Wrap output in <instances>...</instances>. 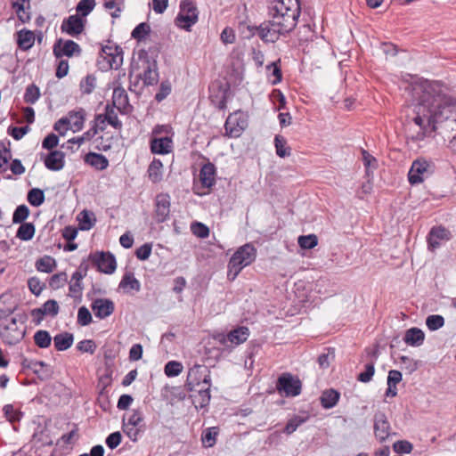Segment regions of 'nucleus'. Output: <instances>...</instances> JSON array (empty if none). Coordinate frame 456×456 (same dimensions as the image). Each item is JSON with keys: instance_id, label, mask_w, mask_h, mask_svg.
<instances>
[{"instance_id": "obj_1", "label": "nucleus", "mask_w": 456, "mask_h": 456, "mask_svg": "<svg viewBox=\"0 0 456 456\" xmlns=\"http://www.w3.org/2000/svg\"><path fill=\"white\" fill-rule=\"evenodd\" d=\"M421 90L417 104L414 107L413 123L419 127L411 136L413 141L419 142L430 135L436 128V124L448 119L456 107V99L443 94L434 86Z\"/></svg>"}, {"instance_id": "obj_2", "label": "nucleus", "mask_w": 456, "mask_h": 456, "mask_svg": "<svg viewBox=\"0 0 456 456\" xmlns=\"http://www.w3.org/2000/svg\"><path fill=\"white\" fill-rule=\"evenodd\" d=\"M270 20L262 28L263 37H268L272 43L276 42L281 36L290 33L297 26L300 15L298 0H272L268 7Z\"/></svg>"}, {"instance_id": "obj_3", "label": "nucleus", "mask_w": 456, "mask_h": 456, "mask_svg": "<svg viewBox=\"0 0 456 456\" xmlns=\"http://www.w3.org/2000/svg\"><path fill=\"white\" fill-rule=\"evenodd\" d=\"M256 257V248L251 243L240 247L231 256L228 263L227 278L234 281L241 270L252 264Z\"/></svg>"}, {"instance_id": "obj_4", "label": "nucleus", "mask_w": 456, "mask_h": 456, "mask_svg": "<svg viewBox=\"0 0 456 456\" xmlns=\"http://www.w3.org/2000/svg\"><path fill=\"white\" fill-rule=\"evenodd\" d=\"M25 336V331L19 328L15 317H6L0 321V338L7 345L19 343Z\"/></svg>"}, {"instance_id": "obj_5", "label": "nucleus", "mask_w": 456, "mask_h": 456, "mask_svg": "<svg viewBox=\"0 0 456 456\" xmlns=\"http://www.w3.org/2000/svg\"><path fill=\"white\" fill-rule=\"evenodd\" d=\"M211 382L210 370L206 365L194 364L189 369L185 387L189 392Z\"/></svg>"}, {"instance_id": "obj_6", "label": "nucleus", "mask_w": 456, "mask_h": 456, "mask_svg": "<svg viewBox=\"0 0 456 456\" xmlns=\"http://www.w3.org/2000/svg\"><path fill=\"white\" fill-rule=\"evenodd\" d=\"M198 21L197 8L191 4L182 2L180 12L177 14L175 23L177 27L191 31V28Z\"/></svg>"}, {"instance_id": "obj_7", "label": "nucleus", "mask_w": 456, "mask_h": 456, "mask_svg": "<svg viewBox=\"0 0 456 456\" xmlns=\"http://www.w3.org/2000/svg\"><path fill=\"white\" fill-rule=\"evenodd\" d=\"M276 388L281 395L294 397L301 393L302 384L298 378L290 373H282L277 380Z\"/></svg>"}, {"instance_id": "obj_8", "label": "nucleus", "mask_w": 456, "mask_h": 456, "mask_svg": "<svg viewBox=\"0 0 456 456\" xmlns=\"http://www.w3.org/2000/svg\"><path fill=\"white\" fill-rule=\"evenodd\" d=\"M89 260L101 273L111 274L117 268L115 256L110 252L96 251L89 255Z\"/></svg>"}, {"instance_id": "obj_9", "label": "nucleus", "mask_w": 456, "mask_h": 456, "mask_svg": "<svg viewBox=\"0 0 456 456\" xmlns=\"http://www.w3.org/2000/svg\"><path fill=\"white\" fill-rule=\"evenodd\" d=\"M249 336V330L245 326L239 327L231 330L227 334L220 333L215 337L220 344L229 346H235L245 342Z\"/></svg>"}, {"instance_id": "obj_10", "label": "nucleus", "mask_w": 456, "mask_h": 456, "mask_svg": "<svg viewBox=\"0 0 456 456\" xmlns=\"http://www.w3.org/2000/svg\"><path fill=\"white\" fill-rule=\"evenodd\" d=\"M431 163L425 159H415L408 173L409 183L412 185L422 183L427 175L431 174Z\"/></svg>"}, {"instance_id": "obj_11", "label": "nucleus", "mask_w": 456, "mask_h": 456, "mask_svg": "<svg viewBox=\"0 0 456 456\" xmlns=\"http://www.w3.org/2000/svg\"><path fill=\"white\" fill-rule=\"evenodd\" d=\"M102 56L108 60L110 69H118L123 63V50L112 41L102 47Z\"/></svg>"}, {"instance_id": "obj_12", "label": "nucleus", "mask_w": 456, "mask_h": 456, "mask_svg": "<svg viewBox=\"0 0 456 456\" xmlns=\"http://www.w3.org/2000/svg\"><path fill=\"white\" fill-rule=\"evenodd\" d=\"M452 238V232L444 226H433L427 237L428 248L434 251L441 247L442 241H448Z\"/></svg>"}, {"instance_id": "obj_13", "label": "nucleus", "mask_w": 456, "mask_h": 456, "mask_svg": "<svg viewBox=\"0 0 456 456\" xmlns=\"http://www.w3.org/2000/svg\"><path fill=\"white\" fill-rule=\"evenodd\" d=\"M373 429L375 437L380 442H385L390 435V423L386 414L382 411H377L373 417Z\"/></svg>"}, {"instance_id": "obj_14", "label": "nucleus", "mask_w": 456, "mask_h": 456, "mask_svg": "<svg viewBox=\"0 0 456 456\" xmlns=\"http://www.w3.org/2000/svg\"><path fill=\"white\" fill-rule=\"evenodd\" d=\"M53 53L57 58L61 56L71 57L73 55H79L81 48L78 44L73 40L63 41L61 38L58 39L53 45Z\"/></svg>"}, {"instance_id": "obj_15", "label": "nucleus", "mask_w": 456, "mask_h": 456, "mask_svg": "<svg viewBox=\"0 0 456 456\" xmlns=\"http://www.w3.org/2000/svg\"><path fill=\"white\" fill-rule=\"evenodd\" d=\"M247 126V121L241 114L230 115L224 124L226 134L230 137H239Z\"/></svg>"}, {"instance_id": "obj_16", "label": "nucleus", "mask_w": 456, "mask_h": 456, "mask_svg": "<svg viewBox=\"0 0 456 456\" xmlns=\"http://www.w3.org/2000/svg\"><path fill=\"white\" fill-rule=\"evenodd\" d=\"M91 308L95 317L102 320L114 313L115 305L110 298H96L92 302Z\"/></svg>"}, {"instance_id": "obj_17", "label": "nucleus", "mask_w": 456, "mask_h": 456, "mask_svg": "<svg viewBox=\"0 0 456 456\" xmlns=\"http://www.w3.org/2000/svg\"><path fill=\"white\" fill-rule=\"evenodd\" d=\"M85 28V21L77 14L70 15L62 20L61 29L71 37L81 34Z\"/></svg>"}, {"instance_id": "obj_18", "label": "nucleus", "mask_w": 456, "mask_h": 456, "mask_svg": "<svg viewBox=\"0 0 456 456\" xmlns=\"http://www.w3.org/2000/svg\"><path fill=\"white\" fill-rule=\"evenodd\" d=\"M155 213L158 222L162 223L167 219L170 213V197L168 194L160 193L156 197Z\"/></svg>"}, {"instance_id": "obj_19", "label": "nucleus", "mask_w": 456, "mask_h": 456, "mask_svg": "<svg viewBox=\"0 0 456 456\" xmlns=\"http://www.w3.org/2000/svg\"><path fill=\"white\" fill-rule=\"evenodd\" d=\"M65 154L61 151H52L44 159L46 168L52 171H60L63 168Z\"/></svg>"}, {"instance_id": "obj_20", "label": "nucleus", "mask_w": 456, "mask_h": 456, "mask_svg": "<svg viewBox=\"0 0 456 456\" xmlns=\"http://www.w3.org/2000/svg\"><path fill=\"white\" fill-rule=\"evenodd\" d=\"M199 176L202 187L206 189L211 188L216 183L215 165L210 162L204 164L200 168Z\"/></svg>"}, {"instance_id": "obj_21", "label": "nucleus", "mask_w": 456, "mask_h": 456, "mask_svg": "<svg viewBox=\"0 0 456 456\" xmlns=\"http://www.w3.org/2000/svg\"><path fill=\"white\" fill-rule=\"evenodd\" d=\"M173 141L170 137L153 138L151 140V151L153 154L165 155L172 151Z\"/></svg>"}, {"instance_id": "obj_22", "label": "nucleus", "mask_w": 456, "mask_h": 456, "mask_svg": "<svg viewBox=\"0 0 456 456\" xmlns=\"http://www.w3.org/2000/svg\"><path fill=\"white\" fill-rule=\"evenodd\" d=\"M265 24H267L266 20L262 22L259 26L249 25L245 22V23H240V28L241 29V32L245 33V37L248 38H250V37L257 35L261 38V40H263L264 42L272 43V41L269 39V37H263L266 29L263 32L262 28H264Z\"/></svg>"}, {"instance_id": "obj_23", "label": "nucleus", "mask_w": 456, "mask_h": 456, "mask_svg": "<svg viewBox=\"0 0 456 456\" xmlns=\"http://www.w3.org/2000/svg\"><path fill=\"white\" fill-rule=\"evenodd\" d=\"M112 104L113 107L117 108L121 112H126L127 107L129 106L128 95L126 90L118 86L114 88L112 94Z\"/></svg>"}, {"instance_id": "obj_24", "label": "nucleus", "mask_w": 456, "mask_h": 456, "mask_svg": "<svg viewBox=\"0 0 456 456\" xmlns=\"http://www.w3.org/2000/svg\"><path fill=\"white\" fill-rule=\"evenodd\" d=\"M85 117H86V111L84 109L79 108L77 110H70L68 113V117H65L64 118H69L68 120V126L73 131H80L83 128L84 122H85Z\"/></svg>"}, {"instance_id": "obj_25", "label": "nucleus", "mask_w": 456, "mask_h": 456, "mask_svg": "<svg viewBox=\"0 0 456 456\" xmlns=\"http://www.w3.org/2000/svg\"><path fill=\"white\" fill-rule=\"evenodd\" d=\"M35 43V35L31 30L23 28L17 32V45L22 51L29 50Z\"/></svg>"}, {"instance_id": "obj_26", "label": "nucleus", "mask_w": 456, "mask_h": 456, "mask_svg": "<svg viewBox=\"0 0 456 456\" xmlns=\"http://www.w3.org/2000/svg\"><path fill=\"white\" fill-rule=\"evenodd\" d=\"M425 339L424 332L419 328H411L406 330L403 340L411 346H419Z\"/></svg>"}, {"instance_id": "obj_27", "label": "nucleus", "mask_w": 456, "mask_h": 456, "mask_svg": "<svg viewBox=\"0 0 456 456\" xmlns=\"http://www.w3.org/2000/svg\"><path fill=\"white\" fill-rule=\"evenodd\" d=\"M84 160L97 170H104L109 166L107 158L100 153L89 152L86 154Z\"/></svg>"}, {"instance_id": "obj_28", "label": "nucleus", "mask_w": 456, "mask_h": 456, "mask_svg": "<svg viewBox=\"0 0 456 456\" xmlns=\"http://www.w3.org/2000/svg\"><path fill=\"white\" fill-rule=\"evenodd\" d=\"M163 164L160 159H154L149 165L147 173L150 181L153 183H159L163 177Z\"/></svg>"}, {"instance_id": "obj_29", "label": "nucleus", "mask_w": 456, "mask_h": 456, "mask_svg": "<svg viewBox=\"0 0 456 456\" xmlns=\"http://www.w3.org/2000/svg\"><path fill=\"white\" fill-rule=\"evenodd\" d=\"M340 394L335 389H326L321 395V404L324 409L333 408L338 402Z\"/></svg>"}, {"instance_id": "obj_30", "label": "nucleus", "mask_w": 456, "mask_h": 456, "mask_svg": "<svg viewBox=\"0 0 456 456\" xmlns=\"http://www.w3.org/2000/svg\"><path fill=\"white\" fill-rule=\"evenodd\" d=\"M3 411L6 419L12 425L14 430H18V424L23 417V412L18 409H14L12 404H6L3 408Z\"/></svg>"}, {"instance_id": "obj_31", "label": "nucleus", "mask_w": 456, "mask_h": 456, "mask_svg": "<svg viewBox=\"0 0 456 456\" xmlns=\"http://www.w3.org/2000/svg\"><path fill=\"white\" fill-rule=\"evenodd\" d=\"M147 68L143 72L142 80L146 86H153L159 81V73L157 70V62L153 61L151 63L147 61Z\"/></svg>"}, {"instance_id": "obj_32", "label": "nucleus", "mask_w": 456, "mask_h": 456, "mask_svg": "<svg viewBox=\"0 0 456 456\" xmlns=\"http://www.w3.org/2000/svg\"><path fill=\"white\" fill-rule=\"evenodd\" d=\"M83 279L84 278L78 279L77 275L72 274L69 286V296L79 301L81 300L84 290Z\"/></svg>"}, {"instance_id": "obj_33", "label": "nucleus", "mask_w": 456, "mask_h": 456, "mask_svg": "<svg viewBox=\"0 0 456 456\" xmlns=\"http://www.w3.org/2000/svg\"><path fill=\"white\" fill-rule=\"evenodd\" d=\"M73 335L69 332L59 333L53 338L54 346L58 351H65L69 348L73 344Z\"/></svg>"}, {"instance_id": "obj_34", "label": "nucleus", "mask_w": 456, "mask_h": 456, "mask_svg": "<svg viewBox=\"0 0 456 456\" xmlns=\"http://www.w3.org/2000/svg\"><path fill=\"white\" fill-rule=\"evenodd\" d=\"M56 267V261L51 256H44L36 262V268L42 273H50L53 272Z\"/></svg>"}, {"instance_id": "obj_35", "label": "nucleus", "mask_w": 456, "mask_h": 456, "mask_svg": "<svg viewBox=\"0 0 456 456\" xmlns=\"http://www.w3.org/2000/svg\"><path fill=\"white\" fill-rule=\"evenodd\" d=\"M120 289H129L131 290L139 291L141 289V284L139 281L134 277V274L131 272L126 273L120 281Z\"/></svg>"}, {"instance_id": "obj_36", "label": "nucleus", "mask_w": 456, "mask_h": 456, "mask_svg": "<svg viewBox=\"0 0 456 456\" xmlns=\"http://www.w3.org/2000/svg\"><path fill=\"white\" fill-rule=\"evenodd\" d=\"M362 161L367 176L373 175V171L378 168V160L366 150H362Z\"/></svg>"}, {"instance_id": "obj_37", "label": "nucleus", "mask_w": 456, "mask_h": 456, "mask_svg": "<svg viewBox=\"0 0 456 456\" xmlns=\"http://www.w3.org/2000/svg\"><path fill=\"white\" fill-rule=\"evenodd\" d=\"M210 387L211 382L208 384H205L201 387H199L193 389V392L198 393L199 395V405L200 408H204L208 405L211 395H210Z\"/></svg>"}, {"instance_id": "obj_38", "label": "nucleus", "mask_w": 456, "mask_h": 456, "mask_svg": "<svg viewBox=\"0 0 456 456\" xmlns=\"http://www.w3.org/2000/svg\"><path fill=\"white\" fill-rule=\"evenodd\" d=\"M35 225L32 223H21L17 230L16 237L21 240H29L35 234Z\"/></svg>"}, {"instance_id": "obj_39", "label": "nucleus", "mask_w": 456, "mask_h": 456, "mask_svg": "<svg viewBox=\"0 0 456 456\" xmlns=\"http://www.w3.org/2000/svg\"><path fill=\"white\" fill-rule=\"evenodd\" d=\"M274 146L276 150V154L280 158H285L289 157L291 154V149L289 147H287V140L280 135L277 134L274 137Z\"/></svg>"}, {"instance_id": "obj_40", "label": "nucleus", "mask_w": 456, "mask_h": 456, "mask_svg": "<svg viewBox=\"0 0 456 456\" xmlns=\"http://www.w3.org/2000/svg\"><path fill=\"white\" fill-rule=\"evenodd\" d=\"M77 218L79 221L80 230L82 231L90 230L96 222L94 217V214L87 210L81 211Z\"/></svg>"}, {"instance_id": "obj_41", "label": "nucleus", "mask_w": 456, "mask_h": 456, "mask_svg": "<svg viewBox=\"0 0 456 456\" xmlns=\"http://www.w3.org/2000/svg\"><path fill=\"white\" fill-rule=\"evenodd\" d=\"M45 192L38 188H33L28 191L27 200L33 207H39L45 202Z\"/></svg>"}, {"instance_id": "obj_42", "label": "nucleus", "mask_w": 456, "mask_h": 456, "mask_svg": "<svg viewBox=\"0 0 456 456\" xmlns=\"http://www.w3.org/2000/svg\"><path fill=\"white\" fill-rule=\"evenodd\" d=\"M218 435V428L211 427L205 429L201 435V441L204 445L208 448L213 447L216 442V436Z\"/></svg>"}, {"instance_id": "obj_43", "label": "nucleus", "mask_w": 456, "mask_h": 456, "mask_svg": "<svg viewBox=\"0 0 456 456\" xmlns=\"http://www.w3.org/2000/svg\"><path fill=\"white\" fill-rule=\"evenodd\" d=\"M113 106L107 104L105 107V113L103 114V119L114 128L119 129L122 127V122L118 119V114L115 112Z\"/></svg>"}, {"instance_id": "obj_44", "label": "nucleus", "mask_w": 456, "mask_h": 456, "mask_svg": "<svg viewBox=\"0 0 456 456\" xmlns=\"http://www.w3.org/2000/svg\"><path fill=\"white\" fill-rule=\"evenodd\" d=\"M34 342L39 348H47L50 346L52 338L47 330H39L34 334Z\"/></svg>"}, {"instance_id": "obj_45", "label": "nucleus", "mask_w": 456, "mask_h": 456, "mask_svg": "<svg viewBox=\"0 0 456 456\" xmlns=\"http://www.w3.org/2000/svg\"><path fill=\"white\" fill-rule=\"evenodd\" d=\"M40 97V90L35 84L28 85L25 90L23 99L26 103L34 104Z\"/></svg>"}, {"instance_id": "obj_46", "label": "nucleus", "mask_w": 456, "mask_h": 456, "mask_svg": "<svg viewBox=\"0 0 456 456\" xmlns=\"http://www.w3.org/2000/svg\"><path fill=\"white\" fill-rule=\"evenodd\" d=\"M151 32V27L146 22H142L138 24L132 31L131 36L134 39L137 41H142L146 38V37Z\"/></svg>"}, {"instance_id": "obj_47", "label": "nucleus", "mask_w": 456, "mask_h": 456, "mask_svg": "<svg viewBox=\"0 0 456 456\" xmlns=\"http://www.w3.org/2000/svg\"><path fill=\"white\" fill-rule=\"evenodd\" d=\"M68 282V275L65 272L53 274L49 280V286L53 289L62 288Z\"/></svg>"}, {"instance_id": "obj_48", "label": "nucleus", "mask_w": 456, "mask_h": 456, "mask_svg": "<svg viewBox=\"0 0 456 456\" xmlns=\"http://www.w3.org/2000/svg\"><path fill=\"white\" fill-rule=\"evenodd\" d=\"M427 327L432 330H437L444 325V318L439 314L428 315L426 319Z\"/></svg>"}, {"instance_id": "obj_49", "label": "nucleus", "mask_w": 456, "mask_h": 456, "mask_svg": "<svg viewBox=\"0 0 456 456\" xmlns=\"http://www.w3.org/2000/svg\"><path fill=\"white\" fill-rule=\"evenodd\" d=\"M29 208L26 205H20L16 208L12 215L13 224H21L28 218Z\"/></svg>"}, {"instance_id": "obj_50", "label": "nucleus", "mask_w": 456, "mask_h": 456, "mask_svg": "<svg viewBox=\"0 0 456 456\" xmlns=\"http://www.w3.org/2000/svg\"><path fill=\"white\" fill-rule=\"evenodd\" d=\"M183 370V365L181 362L176 361H170L165 365V374L167 377H176Z\"/></svg>"}, {"instance_id": "obj_51", "label": "nucleus", "mask_w": 456, "mask_h": 456, "mask_svg": "<svg viewBox=\"0 0 456 456\" xmlns=\"http://www.w3.org/2000/svg\"><path fill=\"white\" fill-rule=\"evenodd\" d=\"M95 77L93 75H87L80 82V90L85 94H90L95 87Z\"/></svg>"}, {"instance_id": "obj_52", "label": "nucleus", "mask_w": 456, "mask_h": 456, "mask_svg": "<svg viewBox=\"0 0 456 456\" xmlns=\"http://www.w3.org/2000/svg\"><path fill=\"white\" fill-rule=\"evenodd\" d=\"M95 0H80L77 4L76 10L82 16H87L94 8Z\"/></svg>"}, {"instance_id": "obj_53", "label": "nucleus", "mask_w": 456, "mask_h": 456, "mask_svg": "<svg viewBox=\"0 0 456 456\" xmlns=\"http://www.w3.org/2000/svg\"><path fill=\"white\" fill-rule=\"evenodd\" d=\"M375 373V362L374 361L365 364L364 371L361 372L357 379L362 383H368L371 380L373 375Z\"/></svg>"}, {"instance_id": "obj_54", "label": "nucleus", "mask_w": 456, "mask_h": 456, "mask_svg": "<svg viewBox=\"0 0 456 456\" xmlns=\"http://www.w3.org/2000/svg\"><path fill=\"white\" fill-rule=\"evenodd\" d=\"M93 322V317L86 306H81L77 312V323L81 326H87Z\"/></svg>"}, {"instance_id": "obj_55", "label": "nucleus", "mask_w": 456, "mask_h": 456, "mask_svg": "<svg viewBox=\"0 0 456 456\" xmlns=\"http://www.w3.org/2000/svg\"><path fill=\"white\" fill-rule=\"evenodd\" d=\"M122 430L133 442H136L138 440L140 428L136 426H128L126 424L125 417L122 420Z\"/></svg>"}, {"instance_id": "obj_56", "label": "nucleus", "mask_w": 456, "mask_h": 456, "mask_svg": "<svg viewBox=\"0 0 456 456\" xmlns=\"http://www.w3.org/2000/svg\"><path fill=\"white\" fill-rule=\"evenodd\" d=\"M191 232L195 236L200 239H206L209 235L208 227L200 222H195L191 224Z\"/></svg>"}, {"instance_id": "obj_57", "label": "nucleus", "mask_w": 456, "mask_h": 456, "mask_svg": "<svg viewBox=\"0 0 456 456\" xmlns=\"http://www.w3.org/2000/svg\"><path fill=\"white\" fill-rule=\"evenodd\" d=\"M45 314V315H49L54 317L58 314L60 307L58 302L54 299H49L43 304L41 306Z\"/></svg>"}, {"instance_id": "obj_58", "label": "nucleus", "mask_w": 456, "mask_h": 456, "mask_svg": "<svg viewBox=\"0 0 456 456\" xmlns=\"http://www.w3.org/2000/svg\"><path fill=\"white\" fill-rule=\"evenodd\" d=\"M318 243L317 237L314 234L300 236L298 238V244L302 248L311 249Z\"/></svg>"}, {"instance_id": "obj_59", "label": "nucleus", "mask_w": 456, "mask_h": 456, "mask_svg": "<svg viewBox=\"0 0 456 456\" xmlns=\"http://www.w3.org/2000/svg\"><path fill=\"white\" fill-rule=\"evenodd\" d=\"M306 419L299 416L291 418L284 428V433L290 435L297 430V428L305 421Z\"/></svg>"}, {"instance_id": "obj_60", "label": "nucleus", "mask_w": 456, "mask_h": 456, "mask_svg": "<svg viewBox=\"0 0 456 456\" xmlns=\"http://www.w3.org/2000/svg\"><path fill=\"white\" fill-rule=\"evenodd\" d=\"M12 8L15 10L19 20L22 23H27L30 20V14H29V12L25 11L23 4H20L18 2H13L12 4Z\"/></svg>"}, {"instance_id": "obj_61", "label": "nucleus", "mask_w": 456, "mask_h": 456, "mask_svg": "<svg viewBox=\"0 0 456 456\" xmlns=\"http://www.w3.org/2000/svg\"><path fill=\"white\" fill-rule=\"evenodd\" d=\"M121 441H122L121 433L119 431H116V432L110 434L107 436L105 443L110 449L113 450L120 444Z\"/></svg>"}, {"instance_id": "obj_62", "label": "nucleus", "mask_w": 456, "mask_h": 456, "mask_svg": "<svg viewBox=\"0 0 456 456\" xmlns=\"http://www.w3.org/2000/svg\"><path fill=\"white\" fill-rule=\"evenodd\" d=\"M152 250V246L150 243H144L140 246L135 251V256L142 261L147 260Z\"/></svg>"}, {"instance_id": "obj_63", "label": "nucleus", "mask_w": 456, "mask_h": 456, "mask_svg": "<svg viewBox=\"0 0 456 456\" xmlns=\"http://www.w3.org/2000/svg\"><path fill=\"white\" fill-rule=\"evenodd\" d=\"M412 448V444L406 440H400L393 444V449L397 453H410Z\"/></svg>"}, {"instance_id": "obj_64", "label": "nucleus", "mask_w": 456, "mask_h": 456, "mask_svg": "<svg viewBox=\"0 0 456 456\" xmlns=\"http://www.w3.org/2000/svg\"><path fill=\"white\" fill-rule=\"evenodd\" d=\"M29 290L36 296H39L44 289V284L37 277H31L28 281Z\"/></svg>"}]
</instances>
